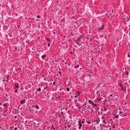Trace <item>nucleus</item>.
I'll use <instances>...</instances> for the list:
<instances>
[{"instance_id": "50", "label": "nucleus", "mask_w": 130, "mask_h": 130, "mask_svg": "<svg viewBox=\"0 0 130 130\" xmlns=\"http://www.w3.org/2000/svg\"><path fill=\"white\" fill-rule=\"evenodd\" d=\"M62 109H64V108H63Z\"/></svg>"}, {"instance_id": "11", "label": "nucleus", "mask_w": 130, "mask_h": 130, "mask_svg": "<svg viewBox=\"0 0 130 130\" xmlns=\"http://www.w3.org/2000/svg\"><path fill=\"white\" fill-rule=\"evenodd\" d=\"M125 74L126 75H128L129 74V72L128 71H126L125 72Z\"/></svg>"}, {"instance_id": "9", "label": "nucleus", "mask_w": 130, "mask_h": 130, "mask_svg": "<svg viewBox=\"0 0 130 130\" xmlns=\"http://www.w3.org/2000/svg\"><path fill=\"white\" fill-rule=\"evenodd\" d=\"M46 56V55L45 54H44L41 57L43 59L44 58H45V57Z\"/></svg>"}, {"instance_id": "39", "label": "nucleus", "mask_w": 130, "mask_h": 130, "mask_svg": "<svg viewBox=\"0 0 130 130\" xmlns=\"http://www.w3.org/2000/svg\"><path fill=\"white\" fill-rule=\"evenodd\" d=\"M113 128H115V127L114 126H113Z\"/></svg>"}, {"instance_id": "8", "label": "nucleus", "mask_w": 130, "mask_h": 130, "mask_svg": "<svg viewBox=\"0 0 130 130\" xmlns=\"http://www.w3.org/2000/svg\"><path fill=\"white\" fill-rule=\"evenodd\" d=\"M79 127H78V129H80L81 128V127L82 126V125L80 123H79Z\"/></svg>"}, {"instance_id": "12", "label": "nucleus", "mask_w": 130, "mask_h": 130, "mask_svg": "<svg viewBox=\"0 0 130 130\" xmlns=\"http://www.w3.org/2000/svg\"><path fill=\"white\" fill-rule=\"evenodd\" d=\"M102 122L103 123H104V124H105L106 123V121L104 120H103Z\"/></svg>"}, {"instance_id": "49", "label": "nucleus", "mask_w": 130, "mask_h": 130, "mask_svg": "<svg viewBox=\"0 0 130 130\" xmlns=\"http://www.w3.org/2000/svg\"><path fill=\"white\" fill-rule=\"evenodd\" d=\"M54 34H55V32H54Z\"/></svg>"}, {"instance_id": "34", "label": "nucleus", "mask_w": 130, "mask_h": 130, "mask_svg": "<svg viewBox=\"0 0 130 130\" xmlns=\"http://www.w3.org/2000/svg\"><path fill=\"white\" fill-rule=\"evenodd\" d=\"M37 17L38 18H39V15H37Z\"/></svg>"}, {"instance_id": "17", "label": "nucleus", "mask_w": 130, "mask_h": 130, "mask_svg": "<svg viewBox=\"0 0 130 130\" xmlns=\"http://www.w3.org/2000/svg\"><path fill=\"white\" fill-rule=\"evenodd\" d=\"M104 111H106L107 110V109L105 108H104Z\"/></svg>"}, {"instance_id": "1", "label": "nucleus", "mask_w": 130, "mask_h": 130, "mask_svg": "<svg viewBox=\"0 0 130 130\" xmlns=\"http://www.w3.org/2000/svg\"><path fill=\"white\" fill-rule=\"evenodd\" d=\"M119 110L120 111H119V114L120 115L121 117H126V113L124 112V111H121V110L120 108H119ZM126 118V117H125Z\"/></svg>"}, {"instance_id": "43", "label": "nucleus", "mask_w": 130, "mask_h": 130, "mask_svg": "<svg viewBox=\"0 0 130 130\" xmlns=\"http://www.w3.org/2000/svg\"><path fill=\"white\" fill-rule=\"evenodd\" d=\"M59 73H60L61 74V72H59Z\"/></svg>"}, {"instance_id": "27", "label": "nucleus", "mask_w": 130, "mask_h": 130, "mask_svg": "<svg viewBox=\"0 0 130 130\" xmlns=\"http://www.w3.org/2000/svg\"><path fill=\"white\" fill-rule=\"evenodd\" d=\"M87 123L88 124H90L91 123V122H87Z\"/></svg>"}, {"instance_id": "30", "label": "nucleus", "mask_w": 130, "mask_h": 130, "mask_svg": "<svg viewBox=\"0 0 130 130\" xmlns=\"http://www.w3.org/2000/svg\"><path fill=\"white\" fill-rule=\"evenodd\" d=\"M7 110H6L4 111V113H5L6 112H7Z\"/></svg>"}, {"instance_id": "51", "label": "nucleus", "mask_w": 130, "mask_h": 130, "mask_svg": "<svg viewBox=\"0 0 130 130\" xmlns=\"http://www.w3.org/2000/svg\"><path fill=\"white\" fill-rule=\"evenodd\" d=\"M61 110H62V109H61Z\"/></svg>"}, {"instance_id": "3", "label": "nucleus", "mask_w": 130, "mask_h": 130, "mask_svg": "<svg viewBox=\"0 0 130 130\" xmlns=\"http://www.w3.org/2000/svg\"><path fill=\"white\" fill-rule=\"evenodd\" d=\"M83 35H81L80 37L77 40H76V41H78V42H79L80 39V38H83Z\"/></svg>"}, {"instance_id": "25", "label": "nucleus", "mask_w": 130, "mask_h": 130, "mask_svg": "<svg viewBox=\"0 0 130 130\" xmlns=\"http://www.w3.org/2000/svg\"><path fill=\"white\" fill-rule=\"evenodd\" d=\"M17 127H15L14 128V130H17Z\"/></svg>"}, {"instance_id": "37", "label": "nucleus", "mask_w": 130, "mask_h": 130, "mask_svg": "<svg viewBox=\"0 0 130 130\" xmlns=\"http://www.w3.org/2000/svg\"><path fill=\"white\" fill-rule=\"evenodd\" d=\"M103 99V98H101V100H102V99Z\"/></svg>"}, {"instance_id": "48", "label": "nucleus", "mask_w": 130, "mask_h": 130, "mask_svg": "<svg viewBox=\"0 0 130 130\" xmlns=\"http://www.w3.org/2000/svg\"><path fill=\"white\" fill-rule=\"evenodd\" d=\"M16 116H15V118L16 117Z\"/></svg>"}, {"instance_id": "15", "label": "nucleus", "mask_w": 130, "mask_h": 130, "mask_svg": "<svg viewBox=\"0 0 130 130\" xmlns=\"http://www.w3.org/2000/svg\"><path fill=\"white\" fill-rule=\"evenodd\" d=\"M67 90L68 91H69L70 90V89L69 88H67Z\"/></svg>"}, {"instance_id": "23", "label": "nucleus", "mask_w": 130, "mask_h": 130, "mask_svg": "<svg viewBox=\"0 0 130 130\" xmlns=\"http://www.w3.org/2000/svg\"><path fill=\"white\" fill-rule=\"evenodd\" d=\"M14 92L15 93H17V90H15V91H14Z\"/></svg>"}, {"instance_id": "13", "label": "nucleus", "mask_w": 130, "mask_h": 130, "mask_svg": "<svg viewBox=\"0 0 130 130\" xmlns=\"http://www.w3.org/2000/svg\"><path fill=\"white\" fill-rule=\"evenodd\" d=\"M119 117V115H116L115 117V118H118Z\"/></svg>"}, {"instance_id": "36", "label": "nucleus", "mask_w": 130, "mask_h": 130, "mask_svg": "<svg viewBox=\"0 0 130 130\" xmlns=\"http://www.w3.org/2000/svg\"><path fill=\"white\" fill-rule=\"evenodd\" d=\"M82 123H84V122L83 121H82Z\"/></svg>"}, {"instance_id": "29", "label": "nucleus", "mask_w": 130, "mask_h": 130, "mask_svg": "<svg viewBox=\"0 0 130 130\" xmlns=\"http://www.w3.org/2000/svg\"><path fill=\"white\" fill-rule=\"evenodd\" d=\"M80 109V107H78V109Z\"/></svg>"}, {"instance_id": "26", "label": "nucleus", "mask_w": 130, "mask_h": 130, "mask_svg": "<svg viewBox=\"0 0 130 130\" xmlns=\"http://www.w3.org/2000/svg\"><path fill=\"white\" fill-rule=\"evenodd\" d=\"M15 87L16 88H19V87H18V86H17V85H16Z\"/></svg>"}, {"instance_id": "38", "label": "nucleus", "mask_w": 130, "mask_h": 130, "mask_svg": "<svg viewBox=\"0 0 130 130\" xmlns=\"http://www.w3.org/2000/svg\"><path fill=\"white\" fill-rule=\"evenodd\" d=\"M104 117H102V119H104Z\"/></svg>"}, {"instance_id": "18", "label": "nucleus", "mask_w": 130, "mask_h": 130, "mask_svg": "<svg viewBox=\"0 0 130 130\" xmlns=\"http://www.w3.org/2000/svg\"><path fill=\"white\" fill-rule=\"evenodd\" d=\"M79 67V65H77V66H76L75 67V68H77V67Z\"/></svg>"}, {"instance_id": "20", "label": "nucleus", "mask_w": 130, "mask_h": 130, "mask_svg": "<svg viewBox=\"0 0 130 130\" xmlns=\"http://www.w3.org/2000/svg\"><path fill=\"white\" fill-rule=\"evenodd\" d=\"M79 105L78 104H76L75 105V106L76 107H78L79 106Z\"/></svg>"}, {"instance_id": "19", "label": "nucleus", "mask_w": 130, "mask_h": 130, "mask_svg": "<svg viewBox=\"0 0 130 130\" xmlns=\"http://www.w3.org/2000/svg\"><path fill=\"white\" fill-rule=\"evenodd\" d=\"M77 93L78 94V96H79L80 95V92H77Z\"/></svg>"}, {"instance_id": "31", "label": "nucleus", "mask_w": 130, "mask_h": 130, "mask_svg": "<svg viewBox=\"0 0 130 130\" xmlns=\"http://www.w3.org/2000/svg\"><path fill=\"white\" fill-rule=\"evenodd\" d=\"M112 96V94H110V95H109V96L110 97H111V96Z\"/></svg>"}, {"instance_id": "6", "label": "nucleus", "mask_w": 130, "mask_h": 130, "mask_svg": "<svg viewBox=\"0 0 130 130\" xmlns=\"http://www.w3.org/2000/svg\"><path fill=\"white\" fill-rule=\"evenodd\" d=\"M100 121V119H96L95 121V122H96V124H98L99 123V122Z\"/></svg>"}, {"instance_id": "35", "label": "nucleus", "mask_w": 130, "mask_h": 130, "mask_svg": "<svg viewBox=\"0 0 130 130\" xmlns=\"http://www.w3.org/2000/svg\"><path fill=\"white\" fill-rule=\"evenodd\" d=\"M102 126H105V125H104V124H102Z\"/></svg>"}, {"instance_id": "42", "label": "nucleus", "mask_w": 130, "mask_h": 130, "mask_svg": "<svg viewBox=\"0 0 130 130\" xmlns=\"http://www.w3.org/2000/svg\"><path fill=\"white\" fill-rule=\"evenodd\" d=\"M74 97H75V98H77V96H74Z\"/></svg>"}, {"instance_id": "53", "label": "nucleus", "mask_w": 130, "mask_h": 130, "mask_svg": "<svg viewBox=\"0 0 130 130\" xmlns=\"http://www.w3.org/2000/svg\"><path fill=\"white\" fill-rule=\"evenodd\" d=\"M0 105H1V103H0Z\"/></svg>"}, {"instance_id": "7", "label": "nucleus", "mask_w": 130, "mask_h": 130, "mask_svg": "<svg viewBox=\"0 0 130 130\" xmlns=\"http://www.w3.org/2000/svg\"><path fill=\"white\" fill-rule=\"evenodd\" d=\"M89 103L92 104V105H93L94 104V103L91 100H89L88 101Z\"/></svg>"}, {"instance_id": "45", "label": "nucleus", "mask_w": 130, "mask_h": 130, "mask_svg": "<svg viewBox=\"0 0 130 130\" xmlns=\"http://www.w3.org/2000/svg\"><path fill=\"white\" fill-rule=\"evenodd\" d=\"M80 69H82V68H80Z\"/></svg>"}, {"instance_id": "24", "label": "nucleus", "mask_w": 130, "mask_h": 130, "mask_svg": "<svg viewBox=\"0 0 130 130\" xmlns=\"http://www.w3.org/2000/svg\"><path fill=\"white\" fill-rule=\"evenodd\" d=\"M84 106L85 107H86V108L87 107H86V104H85L84 105Z\"/></svg>"}, {"instance_id": "40", "label": "nucleus", "mask_w": 130, "mask_h": 130, "mask_svg": "<svg viewBox=\"0 0 130 130\" xmlns=\"http://www.w3.org/2000/svg\"><path fill=\"white\" fill-rule=\"evenodd\" d=\"M3 115L4 116H5V114H3Z\"/></svg>"}, {"instance_id": "16", "label": "nucleus", "mask_w": 130, "mask_h": 130, "mask_svg": "<svg viewBox=\"0 0 130 130\" xmlns=\"http://www.w3.org/2000/svg\"><path fill=\"white\" fill-rule=\"evenodd\" d=\"M3 106H5L6 107H7V105L6 104H4L3 105Z\"/></svg>"}, {"instance_id": "52", "label": "nucleus", "mask_w": 130, "mask_h": 130, "mask_svg": "<svg viewBox=\"0 0 130 130\" xmlns=\"http://www.w3.org/2000/svg\"><path fill=\"white\" fill-rule=\"evenodd\" d=\"M71 53H72V52H71Z\"/></svg>"}, {"instance_id": "21", "label": "nucleus", "mask_w": 130, "mask_h": 130, "mask_svg": "<svg viewBox=\"0 0 130 130\" xmlns=\"http://www.w3.org/2000/svg\"><path fill=\"white\" fill-rule=\"evenodd\" d=\"M101 100V99H98V101H100Z\"/></svg>"}, {"instance_id": "28", "label": "nucleus", "mask_w": 130, "mask_h": 130, "mask_svg": "<svg viewBox=\"0 0 130 130\" xmlns=\"http://www.w3.org/2000/svg\"><path fill=\"white\" fill-rule=\"evenodd\" d=\"M50 43H48V47H49L50 46Z\"/></svg>"}, {"instance_id": "46", "label": "nucleus", "mask_w": 130, "mask_h": 130, "mask_svg": "<svg viewBox=\"0 0 130 130\" xmlns=\"http://www.w3.org/2000/svg\"><path fill=\"white\" fill-rule=\"evenodd\" d=\"M1 128V126H0V129Z\"/></svg>"}, {"instance_id": "47", "label": "nucleus", "mask_w": 130, "mask_h": 130, "mask_svg": "<svg viewBox=\"0 0 130 130\" xmlns=\"http://www.w3.org/2000/svg\"><path fill=\"white\" fill-rule=\"evenodd\" d=\"M19 70H21V69L20 68Z\"/></svg>"}, {"instance_id": "4", "label": "nucleus", "mask_w": 130, "mask_h": 130, "mask_svg": "<svg viewBox=\"0 0 130 130\" xmlns=\"http://www.w3.org/2000/svg\"><path fill=\"white\" fill-rule=\"evenodd\" d=\"M104 25L103 24L102 26V27H100L98 28V29L100 30H101L104 28Z\"/></svg>"}, {"instance_id": "44", "label": "nucleus", "mask_w": 130, "mask_h": 130, "mask_svg": "<svg viewBox=\"0 0 130 130\" xmlns=\"http://www.w3.org/2000/svg\"><path fill=\"white\" fill-rule=\"evenodd\" d=\"M100 126H101V124H100Z\"/></svg>"}, {"instance_id": "10", "label": "nucleus", "mask_w": 130, "mask_h": 130, "mask_svg": "<svg viewBox=\"0 0 130 130\" xmlns=\"http://www.w3.org/2000/svg\"><path fill=\"white\" fill-rule=\"evenodd\" d=\"M35 108L37 109H38L39 108V107L37 106V105H35Z\"/></svg>"}, {"instance_id": "41", "label": "nucleus", "mask_w": 130, "mask_h": 130, "mask_svg": "<svg viewBox=\"0 0 130 130\" xmlns=\"http://www.w3.org/2000/svg\"><path fill=\"white\" fill-rule=\"evenodd\" d=\"M61 113H63V112H61Z\"/></svg>"}, {"instance_id": "32", "label": "nucleus", "mask_w": 130, "mask_h": 130, "mask_svg": "<svg viewBox=\"0 0 130 130\" xmlns=\"http://www.w3.org/2000/svg\"><path fill=\"white\" fill-rule=\"evenodd\" d=\"M128 56L129 57H130V54L129 55V54H128Z\"/></svg>"}, {"instance_id": "14", "label": "nucleus", "mask_w": 130, "mask_h": 130, "mask_svg": "<svg viewBox=\"0 0 130 130\" xmlns=\"http://www.w3.org/2000/svg\"><path fill=\"white\" fill-rule=\"evenodd\" d=\"M38 90H37V91H40L41 90V89L40 88H39L38 89Z\"/></svg>"}, {"instance_id": "5", "label": "nucleus", "mask_w": 130, "mask_h": 130, "mask_svg": "<svg viewBox=\"0 0 130 130\" xmlns=\"http://www.w3.org/2000/svg\"><path fill=\"white\" fill-rule=\"evenodd\" d=\"M120 87H121V89H122V90H124V91H125L126 89L124 87H123V86L121 84H120Z\"/></svg>"}, {"instance_id": "2", "label": "nucleus", "mask_w": 130, "mask_h": 130, "mask_svg": "<svg viewBox=\"0 0 130 130\" xmlns=\"http://www.w3.org/2000/svg\"><path fill=\"white\" fill-rule=\"evenodd\" d=\"M20 102L21 104H24L25 102V99H22L20 101Z\"/></svg>"}, {"instance_id": "22", "label": "nucleus", "mask_w": 130, "mask_h": 130, "mask_svg": "<svg viewBox=\"0 0 130 130\" xmlns=\"http://www.w3.org/2000/svg\"><path fill=\"white\" fill-rule=\"evenodd\" d=\"M47 40L48 41H50V39L49 38H47Z\"/></svg>"}, {"instance_id": "33", "label": "nucleus", "mask_w": 130, "mask_h": 130, "mask_svg": "<svg viewBox=\"0 0 130 130\" xmlns=\"http://www.w3.org/2000/svg\"><path fill=\"white\" fill-rule=\"evenodd\" d=\"M18 84H18V83H17V84H16V83H15V85H18Z\"/></svg>"}]
</instances>
